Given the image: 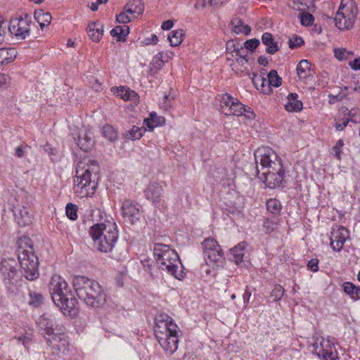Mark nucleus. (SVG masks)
<instances>
[{"instance_id":"f257e3e1","label":"nucleus","mask_w":360,"mask_h":360,"mask_svg":"<svg viewBox=\"0 0 360 360\" xmlns=\"http://www.w3.org/2000/svg\"><path fill=\"white\" fill-rule=\"evenodd\" d=\"M255 159L258 178L269 188L280 186L284 169L276 153L269 147L259 148L255 152Z\"/></svg>"},{"instance_id":"f03ea898","label":"nucleus","mask_w":360,"mask_h":360,"mask_svg":"<svg viewBox=\"0 0 360 360\" xmlns=\"http://www.w3.org/2000/svg\"><path fill=\"white\" fill-rule=\"evenodd\" d=\"M98 172L97 161L88 158L79 160L76 165L75 192L82 197L93 195L97 188Z\"/></svg>"},{"instance_id":"7ed1b4c3","label":"nucleus","mask_w":360,"mask_h":360,"mask_svg":"<svg viewBox=\"0 0 360 360\" xmlns=\"http://www.w3.org/2000/svg\"><path fill=\"white\" fill-rule=\"evenodd\" d=\"M49 292L54 304L65 316L75 318L79 309L78 302L73 297L67 282L59 275H53L49 284Z\"/></svg>"},{"instance_id":"20e7f679","label":"nucleus","mask_w":360,"mask_h":360,"mask_svg":"<svg viewBox=\"0 0 360 360\" xmlns=\"http://www.w3.org/2000/svg\"><path fill=\"white\" fill-rule=\"evenodd\" d=\"M153 255L158 266L175 278L184 277V267L177 252L167 245L157 243L153 246Z\"/></svg>"},{"instance_id":"39448f33","label":"nucleus","mask_w":360,"mask_h":360,"mask_svg":"<svg viewBox=\"0 0 360 360\" xmlns=\"http://www.w3.org/2000/svg\"><path fill=\"white\" fill-rule=\"evenodd\" d=\"M358 13L354 0H342L334 18L336 27L341 30L353 27Z\"/></svg>"},{"instance_id":"423d86ee","label":"nucleus","mask_w":360,"mask_h":360,"mask_svg":"<svg viewBox=\"0 0 360 360\" xmlns=\"http://www.w3.org/2000/svg\"><path fill=\"white\" fill-rule=\"evenodd\" d=\"M18 257L22 269V274L26 279L34 281L38 278L39 275V261L32 247L29 245L28 249H25L20 245Z\"/></svg>"},{"instance_id":"0eeeda50","label":"nucleus","mask_w":360,"mask_h":360,"mask_svg":"<svg viewBox=\"0 0 360 360\" xmlns=\"http://www.w3.org/2000/svg\"><path fill=\"white\" fill-rule=\"evenodd\" d=\"M221 107L226 115L238 117L243 115L249 120L252 119L255 116L250 107H245L237 98L227 94L222 96Z\"/></svg>"},{"instance_id":"6e6552de","label":"nucleus","mask_w":360,"mask_h":360,"mask_svg":"<svg viewBox=\"0 0 360 360\" xmlns=\"http://www.w3.org/2000/svg\"><path fill=\"white\" fill-rule=\"evenodd\" d=\"M311 352L323 360H338V354L334 344L328 339L317 338L311 343Z\"/></svg>"},{"instance_id":"1a4fd4ad","label":"nucleus","mask_w":360,"mask_h":360,"mask_svg":"<svg viewBox=\"0 0 360 360\" xmlns=\"http://www.w3.org/2000/svg\"><path fill=\"white\" fill-rule=\"evenodd\" d=\"M97 281L86 276H77L73 278L72 285L77 297L84 301L93 290V288L97 284Z\"/></svg>"},{"instance_id":"9d476101","label":"nucleus","mask_w":360,"mask_h":360,"mask_svg":"<svg viewBox=\"0 0 360 360\" xmlns=\"http://www.w3.org/2000/svg\"><path fill=\"white\" fill-rule=\"evenodd\" d=\"M202 246L203 256L207 264L209 262H217L221 259L223 252L217 240L214 238H209L205 239L202 243Z\"/></svg>"},{"instance_id":"9b49d317","label":"nucleus","mask_w":360,"mask_h":360,"mask_svg":"<svg viewBox=\"0 0 360 360\" xmlns=\"http://www.w3.org/2000/svg\"><path fill=\"white\" fill-rule=\"evenodd\" d=\"M30 20L26 15L25 18H18L11 20L8 30L10 32L19 39H25L30 34Z\"/></svg>"},{"instance_id":"f8f14e48","label":"nucleus","mask_w":360,"mask_h":360,"mask_svg":"<svg viewBox=\"0 0 360 360\" xmlns=\"http://www.w3.org/2000/svg\"><path fill=\"white\" fill-rule=\"evenodd\" d=\"M111 228L113 231H117V226L116 223L112 219L110 220H105L104 223H98L91 226L89 230V233L94 243L101 239L105 235L108 236V229Z\"/></svg>"},{"instance_id":"ddd939ff","label":"nucleus","mask_w":360,"mask_h":360,"mask_svg":"<svg viewBox=\"0 0 360 360\" xmlns=\"http://www.w3.org/2000/svg\"><path fill=\"white\" fill-rule=\"evenodd\" d=\"M122 216L127 222L131 224L139 221L141 212L139 205L130 200H125L122 206Z\"/></svg>"},{"instance_id":"4468645a","label":"nucleus","mask_w":360,"mask_h":360,"mask_svg":"<svg viewBox=\"0 0 360 360\" xmlns=\"http://www.w3.org/2000/svg\"><path fill=\"white\" fill-rule=\"evenodd\" d=\"M108 236L103 237L101 239L94 242V245L97 250L101 252H110L115 248L118 239V231H113L111 228L108 229Z\"/></svg>"},{"instance_id":"2eb2a0df","label":"nucleus","mask_w":360,"mask_h":360,"mask_svg":"<svg viewBox=\"0 0 360 360\" xmlns=\"http://www.w3.org/2000/svg\"><path fill=\"white\" fill-rule=\"evenodd\" d=\"M88 295L87 298L83 301L88 306L101 307L106 302V295L98 283L93 288V290Z\"/></svg>"},{"instance_id":"dca6fc26","label":"nucleus","mask_w":360,"mask_h":360,"mask_svg":"<svg viewBox=\"0 0 360 360\" xmlns=\"http://www.w3.org/2000/svg\"><path fill=\"white\" fill-rule=\"evenodd\" d=\"M349 238V232L345 227L333 229L330 238L331 248L335 251H340Z\"/></svg>"},{"instance_id":"f3484780","label":"nucleus","mask_w":360,"mask_h":360,"mask_svg":"<svg viewBox=\"0 0 360 360\" xmlns=\"http://www.w3.org/2000/svg\"><path fill=\"white\" fill-rule=\"evenodd\" d=\"M156 337L160 345L167 354L171 355L176 351L179 343L178 336L173 335L171 337L165 335V338H164L156 335Z\"/></svg>"},{"instance_id":"a211bd4d","label":"nucleus","mask_w":360,"mask_h":360,"mask_svg":"<svg viewBox=\"0 0 360 360\" xmlns=\"http://www.w3.org/2000/svg\"><path fill=\"white\" fill-rule=\"evenodd\" d=\"M15 220L20 226H28L32 222V214L29 208L18 205L13 210Z\"/></svg>"},{"instance_id":"6ab92c4d","label":"nucleus","mask_w":360,"mask_h":360,"mask_svg":"<svg viewBox=\"0 0 360 360\" xmlns=\"http://www.w3.org/2000/svg\"><path fill=\"white\" fill-rule=\"evenodd\" d=\"M78 146L84 151L88 152L92 149L94 145L93 133L91 130H82L79 131L77 139Z\"/></svg>"},{"instance_id":"aec40b11","label":"nucleus","mask_w":360,"mask_h":360,"mask_svg":"<svg viewBox=\"0 0 360 360\" xmlns=\"http://www.w3.org/2000/svg\"><path fill=\"white\" fill-rule=\"evenodd\" d=\"M164 191L161 185L156 182H152L145 191V195L147 199L153 202H159L163 195Z\"/></svg>"},{"instance_id":"412c9836","label":"nucleus","mask_w":360,"mask_h":360,"mask_svg":"<svg viewBox=\"0 0 360 360\" xmlns=\"http://www.w3.org/2000/svg\"><path fill=\"white\" fill-rule=\"evenodd\" d=\"M297 73L300 80L307 83L312 77L310 63L307 60H302L297 66Z\"/></svg>"},{"instance_id":"4be33fe9","label":"nucleus","mask_w":360,"mask_h":360,"mask_svg":"<svg viewBox=\"0 0 360 360\" xmlns=\"http://www.w3.org/2000/svg\"><path fill=\"white\" fill-rule=\"evenodd\" d=\"M124 10L129 13L131 16L140 15L144 11V4L141 0H129L124 6Z\"/></svg>"},{"instance_id":"5701e85b","label":"nucleus","mask_w":360,"mask_h":360,"mask_svg":"<svg viewBox=\"0 0 360 360\" xmlns=\"http://www.w3.org/2000/svg\"><path fill=\"white\" fill-rule=\"evenodd\" d=\"M86 31L94 41H98L103 34V25L99 22H92L88 25Z\"/></svg>"},{"instance_id":"b1692460","label":"nucleus","mask_w":360,"mask_h":360,"mask_svg":"<svg viewBox=\"0 0 360 360\" xmlns=\"http://www.w3.org/2000/svg\"><path fill=\"white\" fill-rule=\"evenodd\" d=\"M285 108L288 112H299L302 110L303 105L302 101L298 100V96L297 94L290 93L287 97Z\"/></svg>"},{"instance_id":"393cba45","label":"nucleus","mask_w":360,"mask_h":360,"mask_svg":"<svg viewBox=\"0 0 360 360\" xmlns=\"http://www.w3.org/2000/svg\"><path fill=\"white\" fill-rule=\"evenodd\" d=\"M162 318L161 320H158V322L163 325L165 328L168 334V336L176 335L178 336V333L179 332L178 326L176 323H174L171 317L167 315L160 316Z\"/></svg>"},{"instance_id":"a878e982","label":"nucleus","mask_w":360,"mask_h":360,"mask_svg":"<svg viewBox=\"0 0 360 360\" xmlns=\"http://www.w3.org/2000/svg\"><path fill=\"white\" fill-rule=\"evenodd\" d=\"M262 42L266 46V52L267 53L274 54L279 49L277 43L274 41L273 35L271 33H264L262 36Z\"/></svg>"},{"instance_id":"bb28decb","label":"nucleus","mask_w":360,"mask_h":360,"mask_svg":"<svg viewBox=\"0 0 360 360\" xmlns=\"http://www.w3.org/2000/svg\"><path fill=\"white\" fill-rule=\"evenodd\" d=\"M38 324L41 329L44 330L46 335H50L53 331V320L51 315L44 314L38 320Z\"/></svg>"},{"instance_id":"cd10ccee","label":"nucleus","mask_w":360,"mask_h":360,"mask_svg":"<svg viewBox=\"0 0 360 360\" xmlns=\"http://www.w3.org/2000/svg\"><path fill=\"white\" fill-rule=\"evenodd\" d=\"M16 57V51L14 49H0V63L7 64L12 62Z\"/></svg>"},{"instance_id":"c85d7f7f","label":"nucleus","mask_w":360,"mask_h":360,"mask_svg":"<svg viewBox=\"0 0 360 360\" xmlns=\"http://www.w3.org/2000/svg\"><path fill=\"white\" fill-rule=\"evenodd\" d=\"M34 19L39 24L40 27L43 29L51 22L52 17L49 13L39 10L34 12Z\"/></svg>"},{"instance_id":"c756f323","label":"nucleus","mask_w":360,"mask_h":360,"mask_svg":"<svg viewBox=\"0 0 360 360\" xmlns=\"http://www.w3.org/2000/svg\"><path fill=\"white\" fill-rule=\"evenodd\" d=\"M245 243H241L231 250V259L236 264L241 262L244 256Z\"/></svg>"},{"instance_id":"7c9ffc66","label":"nucleus","mask_w":360,"mask_h":360,"mask_svg":"<svg viewBox=\"0 0 360 360\" xmlns=\"http://www.w3.org/2000/svg\"><path fill=\"white\" fill-rule=\"evenodd\" d=\"M165 122V118L163 117H158L155 112H151L150 117L146 118L143 121V124L150 129L153 130L155 127L158 125H161Z\"/></svg>"},{"instance_id":"2f4dec72","label":"nucleus","mask_w":360,"mask_h":360,"mask_svg":"<svg viewBox=\"0 0 360 360\" xmlns=\"http://www.w3.org/2000/svg\"><path fill=\"white\" fill-rule=\"evenodd\" d=\"M46 335L48 337H46L45 338H46L47 344L49 346L53 347H57L58 349H60L59 345H57L56 344V342H63V346L65 345L66 340H65V334H63V333H54L53 332L52 334Z\"/></svg>"},{"instance_id":"473e14b6","label":"nucleus","mask_w":360,"mask_h":360,"mask_svg":"<svg viewBox=\"0 0 360 360\" xmlns=\"http://www.w3.org/2000/svg\"><path fill=\"white\" fill-rule=\"evenodd\" d=\"M129 33V26H116L110 31L111 36L117 38V41H125V37Z\"/></svg>"},{"instance_id":"72a5a7b5","label":"nucleus","mask_w":360,"mask_h":360,"mask_svg":"<svg viewBox=\"0 0 360 360\" xmlns=\"http://www.w3.org/2000/svg\"><path fill=\"white\" fill-rule=\"evenodd\" d=\"M233 31L236 34H244L248 35L251 32V27L248 25H244L241 20L235 18L231 21Z\"/></svg>"},{"instance_id":"f704fd0d","label":"nucleus","mask_w":360,"mask_h":360,"mask_svg":"<svg viewBox=\"0 0 360 360\" xmlns=\"http://www.w3.org/2000/svg\"><path fill=\"white\" fill-rule=\"evenodd\" d=\"M344 291L354 300H360V288L355 286L350 282H346L343 285Z\"/></svg>"},{"instance_id":"c9c22d12","label":"nucleus","mask_w":360,"mask_h":360,"mask_svg":"<svg viewBox=\"0 0 360 360\" xmlns=\"http://www.w3.org/2000/svg\"><path fill=\"white\" fill-rule=\"evenodd\" d=\"M17 266V262L14 259H4L1 263L0 271L2 277L9 274Z\"/></svg>"},{"instance_id":"e433bc0d","label":"nucleus","mask_w":360,"mask_h":360,"mask_svg":"<svg viewBox=\"0 0 360 360\" xmlns=\"http://www.w3.org/2000/svg\"><path fill=\"white\" fill-rule=\"evenodd\" d=\"M342 112L347 117H349V120L354 123L360 122V109L357 108H354L351 110H349L346 107L341 108Z\"/></svg>"},{"instance_id":"4c0bfd02","label":"nucleus","mask_w":360,"mask_h":360,"mask_svg":"<svg viewBox=\"0 0 360 360\" xmlns=\"http://www.w3.org/2000/svg\"><path fill=\"white\" fill-rule=\"evenodd\" d=\"M335 123L334 124L336 130L342 131L348 124L349 122H351L346 115L342 114V110L340 109L338 113V116L335 118Z\"/></svg>"},{"instance_id":"58836bf2","label":"nucleus","mask_w":360,"mask_h":360,"mask_svg":"<svg viewBox=\"0 0 360 360\" xmlns=\"http://www.w3.org/2000/svg\"><path fill=\"white\" fill-rule=\"evenodd\" d=\"M184 33L182 30H174L168 36V40L172 46H179L183 40Z\"/></svg>"},{"instance_id":"ea45409f","label":"nucleus","mask_w":360,"mask_h":360,"mask_svg":"<svg viewBox=\"0 0 360 360\" xmlns=\"http://www.w3.org/2000/svg\"><path fill=\"white\" fill-rule=\"evenodd\" d=\"M102 134L104 137L110 141H115L117 139V134L115 129L109 124H105L102 127Z\"/></svg>"},{"instance_id":"a19ab883","label":"nucleus","mask_w":360,"mask_h":360,"mask_svg":"<svg viewBox=\"0 0 360 360\" xmlns=\"http://www.w3.org/2000/svg\"><path fill=\"white\" fill-rule=\"evenodd\" d=\"M266 209L274 215L278 214L281 210V202L276 199H269L266 201Z\"/></svg>"},{"instance_id":"79ce46f5","label":"nucleus","mask_w":360,"mask_h":360,"mask_svg":"<svg viewBox=\"0 0 360 360\" xmlns=\"http://www.w3.org/2000/svg\"><path fill=\"white\" fill-rule=\"evenodd\" d=\"M30 300L28 301V303L30 306H32L34 307H39L44 301V297L41 294L32 291L29 294Z\"/></svg>"},{"instance_id":"37998d69","label":"nucleus","mask_w":360,"mask_h":360,"mask_svg":"<svg viewBox=\"0 0 360 360\" xmlns=\"http://www.w3.org/2000/svg\"><path fill=\"white\" fill-rule=\"evenodd\" d=\"M267 77L269 79V84L272 86L278 87L282 84V78L278 76L277 71L275 70H270Z\"/></svg>"},{"instance_id":"c03bdc74","label":"nucleus","mask_w":360,"mask_h":360,"mask_svg":"<svg viewBox=\"0 0 360 360\" xmlns=\"http://www.w3.org/2000/svg\"><path fill=\"white\" fill-rule=\"evenodd\" d=\"M143 129L136 126H133L132 128L128 131L125 136L127 139L137 140L142 137Z\"/></svg>"},{"instance_id":"a18cd8bd","label":"nucleus","mask_w":360,"mask_h":360,"mask_svg":"<svg viewBox=\"0 0 360 360\" xmlns=\"http://www.w3.org/2000/svg\"><path fill=\"white\" fill-rule=\"evenodd\" d=\"M3 281L7 288H10V285H14L18 281V271L16 267L12 269V271L3 276Z\"/></svg>"},{"instance_id":"49530a36","label":"nucleus","mask_w":360,"mask_h":360,"mask_svg":"<svg viewBox=\"0 0 360 360\" xmlns=\"http://www.w3.org/2000/svg\"><path fill=\"white\" fill-rule=\"evenodd\" d=\"M77 207L76 205H74L72 203H68L65 207V212L67 217L72 220L75 221L77 219Z\"/></svg>"},{"instance_id":"de8ad7c7","label":"nucleus","mask_w":360,"mask_h":360,"mask_svg":"<svg viewBox=\"0 0 360 360\" xmlns=\"http://www.w3.org/2000/svg\"><path fill=\"white\" fill-rule=\"evenodd\" d=\"M300 22L302 25L304 26H309L312 25L313 22L314 21V17L313 15L307 13V12H303L300 14Z\"/></svg>"},{"instance_id":"09e8293b","label":"nucleus","mask_w":360,"mask_h":360,"mask_svg":"<svg viewBox=\"0 0 360 360\" xmlns=\"http://www.w3.org/2000/svg\"><path fill=\"white\" fill-rule=\"evenodd\" d=\"M283 294V288L280 285H276L271 292V297L274 301H278L282 298Z\"/></svg>"},{"instance_id":"8fccbe9b","label":"nucleus","mask_w":360,"mask_h":360,"mask_svg":"<svg viewBox=\"0 0 360 360\" xmlns=\"http://www.w3.org/2000/svg\"><path fill=\"white\" fill-rule=\"evenodd\" d=\"M133 17L124 10L116 16V21L119 23H128L131 21Z\"/></svg>"},{"instance_id":"3c124183","label":"nucleus","mask_w":360,"mask_h":360,"mask_svg":"<svg viewBox=\"0 0 360 360\" xmlns=\"http://www.w3.org/2000/svg\"><path fill=\"white\" fill-rule=\"evenodd\" d=\"M344 146V142L342 139H339L335 145L333 147L332 151L333 155L339 160H341L342 149Z\"/></svg>"},{"instance_id":"603ef678","label":"nucleus","mask_w":360,"mask_h":360,"mask_svg":"<svg viewBox=\"0 0 360 360\" xmlns=\"http://www.w3.org/2000/svg\"><path fill=\"white\" fill-rule=\"evenodd\" d=\"M264 228L266 229V231L269 233L274 231L277 229V222L275 220H271L267 219L264 222Z\"/></svg>"},{"instance_id":"864d4df0","label":"nucleus","mask_w":360,"mask_h":360,"mask_svg":"<svg viewBox=\"0 0 360 360\" xmlns=\"http://www.w3.org/2000/svg\"><path fill=\"white\" fill-rule=\"evenodd\" d=\"M302 44H304V40L302 37L298 36H294L288 41L289 46L291 49H296L300 46Z\"/></svg>"},{"instance_id":"5fc2aeb1","label":"nucleus","mask_w":360,"mask_h":360,"mask_svg":"<svg viewBox=\"0 0 360 360\" xmlns=\"http://www.w3.org/2000/svg\"><path fill=\"white\" fill-rule=\"evenodd\" d=\"M259 44V40L257 39H251L244 43L245 50L254 51Z\"/></svg>"},{"instance_id":"6e6d98bb","label":"nucleus","mask_w":360,"mask_h":360,"mask_svg":"<svg viewBox=\"0 0 360 360\" xmlns=\"http://www.w3.org/2000/svg\"><path fill=\"white\" fill-rule=\"evenodd\" d=\"M232 52H233V54H232L233 57H236V58L246 57V50L239 43H238V46L234 48V49Z\"/></svg>"},{"instance_id":"4d7b16f0","label":"nucleus","mask_w":360,"mask_h":360,"mask_svg":"<svg viewBox=\"0 0 360 360\" xmlns=\"http://www.w3.org/2000/svg\"><path fill=\"white\" fill-rule=\"evenodd\" d=\"M270 86L269 84V79L264 78V82L261 83V85L259 86L258 90L262 91L264 94H269L271 91Z\"/></svg>"},{"instance_id":"13d9d810","label":"nucleus","mask_w":360,"mask_h":360,"mask_svg":"<svg viewBox=\"0 0 360 360\" xmlns=\"http://www.w3.org/2000/svg\"><path fill=\"white\" fill-rule=\"evenodd\" d=\"M307 267L309 270L316 272L319 270V260L317 259H312L309 261Z\"/></svg>"},{"instance_id":"bf43d9fd","label":"nucleus","mask_w":360,"mask_h":360,"mask_svg":"<svg viewBox=\"0 0 360 360\" xmlns=\"http://www.w3.org/2000/svg\"><path fill=\"white\" fill-rule=\"evenodd\" d=\"M264 77L262 75H257L256 74L253 75V77L252 78V83L254 84L255 86L258 89L259 86L261 85V83L264 82Z\"/></svg>"},{"instance_id":"052dcab7","label":"nucleus","mask_w":360,"mask_h":360,"mask_svg":"<svg viewBox=\"0 0 360 360\" xmlns=\"http://www.w3.org/2000/svg\"><path fill=\"white\" fill-rule=\"evenodd\" d=\"M153 61L155 63L157 68H161L164 63L163 53H159L157 54L154 57Z\"/></svg>"},{"instance_id":"680f3d73","label":"nucleus","mask_w":360,"mask_h":360,"mask_svg":"<svg viewBox=\"0 0 360 360\" xmlns=\"http://www.w3.org/2000/svg\"><path fill=\"white\" fill-rule=\"evenodd\" d=\"M108 2V0H96L94 2H91V4L89 5V8L93 11H96L98 10V6L102 4H106Z\"/></svg>"},{"instance_id":"e2e57ef3","label":"nucleus","mask_w":360,"mask_h":360,"mask_svg":"<svg viewBox=\"0 0 360 360\" xmlns=\"http://www.w3.org/2000/svg\"><path fill=\"white\" fill-rule=\"evenodd\" d=\"M6 25L4 20H0V44H2L5 39Z\"/></svg>"},{"instance_id":"0e129e2a","label":"nucleus","mask_w":360,"mask_h":360,"mask_svg":"<svg viewBox=\"0 0 360 360\" xmlns=\"http://www.w3.org/2000/svg\"><path fill=\"white\" fill-rule=\"evenodd\" d=\"M349 66L354 70H360V57L349 61Z\"/></svg>"},{"instance_id":"69168bd1","label":"nucleus","mask_w":360,"mask_h":360,"mask_svg":"<svg viewBox=\"0 0 360 360\" xmlns=\"http://www.w3.org/2000/svg\"><path fill=\"white\" fill-rule=\"evenodd\" d=\"M173 26V21L168 20L166 21H164L162 24V29L164 30H169Z\"/></svg>"},{"instance_id":"338daca9","label":"nucleus","mask_w":360,"mask_h":360,"mask_svg":"<svg viewBox=\"0 0 360 360\" xmlns=\"http://www.w3.org/2000/svg\"><path fill=\"white\" fill-rule=\"evenodd\" d=\"M237 46H238V44H236L233 41H229L226 43V50L228 51H230L231 55L233 54L232 51H233L234 48H236Z\"/></svg>"},{"instance_id":"774afa93","label":"nucleus","mask_w":360,"mask_h":360,"mask_svg":"<svg viewBox=\"0 0 360 360\" xmlns=\"http://www.w3.org/2000/svg\"><path fill=\"white\" fill-rule=\"evenodd\" d=\"M158 38L155 34H152L150 38H147L146 39V43L147 44H156L158 43Z\"/></svg>"}]
</instances>
